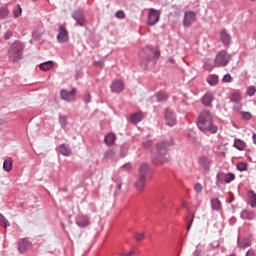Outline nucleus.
Listing matches in <instances>:
<instances>
[{
	"mask_svg": "<svg viewBox=\"0 0 256 256\" xmlns=\"http://www.w3.org/2000/svg\"><path fill=\"white\" fill-rule=\"evenodd\" d=\"M220 39L224 45H229L231 43V36L226 30L220 32Z\"/></svg>",
	"mask_w": 256,
	"mask_h": 256,
	"instance_id": "nucleus-15",
	"label": "nucleus"
},
{
	"mask_svg": "<svg viewBox=\"0 0 256 256\" xmlns=\"http://www.w3.org/2000/svg\"><path fill=\"white\" fill-rule=\"evenodd\" d=\"M121 188H122V185H121L120 183H118V184H117V189H118V190H121Z\"/></svg>",
	"mask_w": 256,
	"mask_h": 256,
	"instance_id": "nucleus-64",
	"label": "nucleus"
},
{
	"mask_svg": "<svg viewBox=\"0 0 256 256\" xmlns=\"http://www.w3.org/2000/svg\"><path fill=\"white\" fill-rule=\"evenodd\" d=\"M58 155H65V144H61L58 149Z\"/></svg>",
	"mask_w": 256,
	"mask_h": 256,
	"instance_id": "nucleus-40",
	"label": "nucleus"
},
{
	"mask_svg": "<svg viewBox=\"0 0 256 256\" xmlns=\"http://www.w3.org/2000/svg\"><path fill=\"white\" fill-rule=\"evenodd\" d=\"M84 101L86 104L91 102V95L89 93L85 94Z\"/></svg>",
	"mask_w": 256,
	"mask_h": 256,
	"instance_id": "nucleus-49",
	"label": "nucleus"
},
{
	"mask_svg": "<svg viewBox=\"0 0 256 256\" xmlns=\"http://www.w3.org/2000/svg\"><path fill=\"white\" fill-rule=\"evenodd\" d=\"M238 246H239L240 248H242V249H245V248L251 246V244L246 240L245 242H239V243H238Z\"/></svg>",
	"mask_w": 256,
	"mask_h": 256,
	"instance_id": "nucleus-41",
	"label": "nucleus"
},
{
	"mask_svg": "<svg viewBox=\"0 0 256 256\" xmlns=\"http://www.w3.org/2000/svg\"><path fill=\"white\" fill-rule=\"evenodd\" d=\"M160 16H161L160 10H157L155 8H150L149 14H148V25L149 26L156 25L160 20Z\"/></svg>",
	"mask_w": 256,
	"mask_h": 256,
	"instance_id": "nucleus-5",
	"label": "nucleus"
},
{
	"mask_svg": "<svg viewBox=\"0 0 256 256\" xmlns=\"http://www.w3.org/2000/svg\"><path fill=\"white\" fill-rule=\"evenodd\" d=\"M182 207L185 208V209H188V204H187V202L182 203Z\"/></svg>",
	"mask_w": 256,
	"mask_h": 256,
	"instance_id": "nucleus-60",
	"label": "nucleus"
},
{
	"mask_svg": "<svg viewBox=\"0 0 256 256\" xmlns=\"http://www.w3.org/2000/svg\"><path fill=\"white\" fill-rule=\"evenodd\" d=\"M214 117L209 111H203L198 116L197 126L203 133L209 131L212 134L218 133V127L213 125Z\"/></svg>",
	"mask_w": 256,
	"mask_h": 256,
	"instance_id": "nucleus-1",
	"label": "nucleus"
},
{
	"mask_svg": "<svg viewBox=\"0 0 256 256\" xmlns=\"http://www.w3.org/2000/svg\"><path fill=\"white\" fill-rule=\"evenodd\" d=\"M197 162L205 173H208L210 171V168L212 166V159L209 156L201 155L198 157Z\"/></svg>",
	"mask_w": 256,
	"mask_h": 256,
	"instance_id": "nucleus-4",
	"label": "nucleus"
},
{
	"mask_svg": "<svg viewBox=\"0 0 256 256\" xmlns=\"http://www.w3.org/2000/svg\"><path fill=\"white\" fill-rule=\"evenodd\" d=\"M114 156V151L110 150V151H107L105 153V158L106 159H109V158H112Z\"/></svg>",
	"mask_w": 256,
	"mask_h": 256,
	"instance_id": "nucleus-48",
	"label": "nucleus"
},
{
	"mask_svg": "<svg viewBox=\"0 0 256 256\" xmlns=\"http://www.w3.org/2000/svg\"><path fill=\"white\" fill-rule=\"evenodd\" d=\"M154 56H156V58H159L161 56L160 50H156V52H154Z\"/></svg>",
	"mask_w": 256,
	"mask_h": 256,
	"instance_id": "nucleus-56",
	"label": "nucleus"
},
{
	"mask_svg": "<svg viewBox=\"0 0 256 256\" xmlns=\"http://www.w3.org/2000/svg\"><path fill=\"white\" fill-rule=\"evenodd\" d=\"M2 125H5V120L0 119V127H1Z\"/></svg>",
	"mask_w": 256,
	"mask_h": 256,
	"instance_id": "nucleus-62",
	"label": "nucleus"
},
{
	"mask_svg": "<svg viewBox=\"0 0 256 256\" xmlns=\"http://www.w3.org/2000/svg\"><path fill=\"white\" fill-rule=\"evenodd\" d=\"M94 65L99 68H102L104 66V63H103V61H98V62H95Z\"/></svg>",
	"mask_w": 256,
	"mask_h": 256,
	"instance_id": "nucleus-52",
	"label": "nucleus"
},
{
	"mask_svg": "<svg viewBox=\"0 0 256 256\" xmlns=\"http://www.w3.org/2000/svg\"><path fill=\"white\" fill-rule=\"evenodd\" d=\"M65 155H66V156L71 155V150H67V149H66V151H65Z\"/></svg>",
	"mask_w": 256,
	"mask_h": 256,
	"instance_id": "nucleus-61",
	"label": "nucleus"
},
{
	"mask_svg": "<svg viewBox=\"0 0 256 256\" xmlns=\"http://www.w3.org/2000/svg\"><path fill=\"white\" fill-rule=\"evenodd\" d=\"M74 19L77 21V23H78L80 26H84L85 19H84L83 12H82L81 10L75 11V13H74Z\"/></svg>",
	"mask_w": 256,
	"mask_h": 256,
	"instance_id": "nucleus-16",
	"label": "nucleus"
},
{
	"mask_svg": "<svg viewBox=\"0 0 256 256\" xmlns=\"http://www.w3.org/2000/svg\"><path fill=\"white\" fill-rule=\"evenodd\" d=\"M196 21V13L194 11H187L184 14L183 25L184 27H191Z\"/></svg>",
	"mask_w": 256,
	"mask_h": 256,
	"instance_id": "nucleus-8",
	"label": "nucleus"
},
{
	"mask_svg": "<svg viewBox=\"0 0 256 256\" xmlns=\"http://www.w3.org/2000/svg\"><path fill=\"white\" fill-rule=\"evenodd\" d=\"M75 96H76V89L74 88L69 92H65V101L71 102L75 100Z\"/></svg>",
	"mask_w": 256,
	"mask_h": 256,
	"instance_id": "nucleus-25",
	"label": "nucleus"
},
{
	"mask_svg": "<svg viewBox=\"0 0 256 256\" xmlns=\"http://www.w3.org/2000/svg\"><path fill=\"white\" fill-rule=\"evenodd\" d=\"M7 17H9V6L4 4L0 7V19H7Z\"/></svg>",
	"mask_w": 256,
	"mask_h": 256,
	"instance_id": "nucleus-18",
	"label": "nucleus"
},
{
	"mask_svg": "<svg viewBox=\"0 0 256 256\" xmlns=\"http://www.w3.org/2000/svg\"><path fill=\"white\" fill-rule=\"evenodd\" d=\"M134 237H135L136 241L141 242V241L145 240L146 234H145V232H136Z\"/></svg>",
	"mask_w": 256,
	"mask_h": 256,
	"instance_id": "nucleus-33",
	"label": "nucleus"
},
{
	"mask_svg": "<svg viewBox=\"0 0 256 256\" xmlns=\"http://www.w3.org/2000/svg\"><path fill=\"white\" fill-rule=\"evenodd\" d=\"M144 115L143 113H134L130 116V120L133 124L139 123L143 119Z\"/></svg>",
	"mask_w": 256,
	"mask_h": 256,
	"instance_id": "nucleus-21",
	"label": "nucleus"
},
{
	"mask_svg": "<svg viewBox=\"0 0 256 256\" xmlns=\"http://www.w3.org/2000/svg\"><path fill=\"white\" fill-rule=\"evenodd\" d=\"M211 206L213 210H219L221 208V201L218 198L211 200Z\"/></svg>",
	"mask_w": 256,
	"mask_h": 256,
	"instance_id": "nucleus-30",
	"label": "nucleus"
},
{
	"mask_svg": "<svg viewBox=\"0 0 256 256\" xmlns=\"http://www.w3.org/2000/svg\"><path fill=\"white\" fill-rule=\"evenodd\" d=\"M111 89L115 93H120L124 90V83L121 80H116L112 83Z\"/></svg>",
	"mask_w": 256,
	"mask_h": 256,
	"instance_id": "nucleus-13",
	"label": "nucleus"
},
{
	"mask_svg": "<svg viewBox=\"0 0 256 256\" xmlns=\"http://www.w3.org/2000/svg\"><path fill=\"white\" fill-rule=\"evenodd\" d=\"M246 256H255V252L253 251H248Z\"/></svg>",
	"mask_w": 256,
	"mask_h": 256,
	"instance_id": "nucleus-57",
	"label": "nucleus"
},
{
	"mask_svg": "<svg viewBox=\"0 0 256 256\" xmlns=\"http://www.w3.org/2000/svg\"><path fill=\"white\" fill-rule=\"evenodd\" d=\"M230 99L233 102H239V101L242 100V94L238 91H235V92L232 93Z\"/></svg>",
	"mask_w": 256,
	"mask_h": 256,
	"instance_id": "nucleus-31",
	"label": "nucleus"
},
{
	"mask_svg": "<svg viewBox=\"0 0 256 256\" xmlns=\"http://www.w3.org/2000/svg\"><path fill=\"white\" fill-rule=\"evenodd\" d=\"M255 92H256L255 87L251 86V87H249L248 90H247V95L253 96V95H255Z\"/></svg>",
	"mask_w": 256,
	"mask_h": 256,
	"instance_id": "nucleus-42",
	"label": "nucleus"
},
{
	"mask_svg": "<svg viewBox=\"0 0 256 256\" xmlns=\"http://www.w3.org/2000/svg\"><path fill=\"white\" fill-rule=\"evenodd\" d=\"M152 145V142L150 140L146 141V142H143V147L145 149H149Z\"/></svg>",
	"mask_w": 256,
	"mask_h": 256,
	"instance_id": "nucleus-50",
	"label": "nucleus"
},
{
	"mask_svg": "<svg viewBox=\"0 0 256 256\" xmlns=\"http://www.w3.org/2000/svg\"><path fill=\"white\" fill-rule=\"evenodd\" d=\"M31 245V241H29L27 238L22 239V241L18 244L19 253H25V251H27Z\"/></svg>",
	"mask_w": 256,
	"mask_h": 256,
	"instance_id": "nucleus-12",
	"label": "nucleus"
},
{
	"mask_svg": "<svg viewBox=\"0 0 256 256\" xmlns=\"http://www.w3.org/2000/svg\"><path fill=\"white\" fill-rule=\"evenodd\" d=\"M58 43H65V26L62 25L59 28V33L57 35Z\"/></svg>",
	"mask_w": 256,
	"mask_h": 256,
	"instance_id": "nucleus-20",
	"label": "nucleus"
},
{
	"mask_svg": "<svg viewBox=\"0 0 256 256\" xmlns=\"http://www.w3.org/2000/svg\"><path fill=\"white\" fill-rule=\"evenodd\" d=\"M222 81L225 82V83H230L232 81V76L230 74H226L223 77Z\"/></svg>",
	"mask_w": 256,
	"mask_h": 256,
	"instance_id": "nucleus-43",
	"label": "nucleus"
},
{
	"mask_svg": "<svg viewBox=\"0 0 256 256\" xmlns=\"http://www.w3.org/2000/svg\"><path fill=\"white\" fill-rule=\"evenodd\" d=\"M248 199L252 208L256 207V193L253 190L248 192Z\"/></svg>",
	"mask_w": 256,
	"mask_h": 256,
	"instance_id": "nucleus-22",
	"label": "nucleus"
},
{
	"mask_svg": "<svg viewBox=\"0 0 256 256\" xmlns=\"http://www.w3.org/2000/svg\"><path fill=\"white\" fill-rule=\"evenodd\" d=\"M148 173H149V165L148 164L141 165L139 170V174H140L139 177L147 178Z\"/></svg>",
	"mask_w": 256,
	"mask_h": 256,
	"instance_id": "nucleus-23",
	"label": "nucleus"
},
{
	"mask_svg": "<svg viewBox=\"0 0 256 256\" xmlns=\"http://www.w3.org/2000/svg\"><path fill=\"white\" fill-rule=\"evenodd\" d=\"M25 53V43L15 40L8 48L7 55L10 63H19Z\"/></svg>",
	"mask_w": 256,
	"mask_h": 256,
	"instance_id": "nucleus-2",
	"label": "nucleus"
},
{
	"mask_svg": "<svg viewBox=\"0 0 256 256\" xmlns=\"http://www.w3.org/2000/svg\"><path fill=\"white\" fill-rule=\"evenodd\" d=\"M115 141H116V136H115V134L110 133V134H108V135L105 137V143H106V145H109V146L114 145Z\"/></svg>",
	"mask_w": 256,
	"mask_h": 256,
	"instance_id": "nucleus-28",
	"label": "nucleus"
},
{
	"mask_svg": "<svg viewBox=\"0 0 256 256\" xmlns=\"http://www.w3.org/2000/svg\"><path fill=\"white\" fill-rule=\"evenodd\" d=\"M146 179L145 177H141L139 176L138 180L135 183V187L137 189L138 192H143V190L146 187Z\"/></svg>",
	"mask_w": 256,
	"mask_h": 256,
	"instance_id": "nucleus-14",
	"label": "nucleus"
},
{
	"mask_svg": "<svg viewBox=\"0 0 256 256\" xmlns=\"http://www.w3.org/2000/svg\"><path fill=\"white\" fill-rule=\"evenodd\" d=\"M214 100V96L211 93H206L203 97H202V103L205 106H211L212 102Z\"/></svg>",
	"mask_w": 256,
	"mask_h": 256,
	"instance_id": "nucleus-17",
	"label": "nucleus"
},
{
	"mask_svg": "<svg viewBox=\"0 0 256 256\" xmlns=\"http://www.w3.org/2000/svg\"><path fill=\"white\" fill-rule=\"evenodd\" d=\"M59 122L63 129H65V116H60Z\"/></svg>",
	"mask_w": 256,
	"mask_h": 256,
	"instance_id": "nucleus-51",
	"label": "nucleus"
},
{
	"mask_svg": "<svg viewBox=\"0 0 256 256\" xmlns=\"http://www.w3.org/2000/svg\"><path fill=\"white\" fill-rule=\"evenodd\" d=\"M0 224L4 225L5 227H7V225H9V221L1 213H0Z\"/></svg>",
	"mask_w": 256,
	"mask_h": 256,
	"instance_id": "nucleus-36",
	"label": "nucleus"
},
{
	"mask_svg": "<svg viewBox=\"0 0 256 256\" xmlns=\"http://www.w3.org/2000/svg\"><path fill=\"white\" fill-rule=\"evenodd\" d=\"M194 190L197 194H200L203 190V187L200 183H196L195 186H194Z\"/></svg>",
	"mask_w": 256,
	"mask_h": 256,
	"instance_id": "nucleus-39",
	"label": "nucleus"
},
{
	"mask_svg": "<svg viewBox=\"0 0 256 256\" xmlns=\"http://www.w3.org/2000/svg\"><path fill=\"white\" fill-rule=\"evenodd\" d=\"M241 217L243 219L252 220L255 217V213H253V211L243 210L241 213Z\"/></svg>",
	"mask_w": 256,
	"mask_h": 256,
	"instance_id": "nucleus-27",
	"label": "nucleus"
},
{
	"mask_svg": "<svg viewBox=\"0 0 256 256\" xmlns=\"http://www.w3.org/2000/svg\"><path fill=\"white\" fill-rule=\"evenodd\" d=\"M151 55L147 52V50H142L140 53V66L146 70L148 68L149 62H150Z\"/></svg>",
	"mask_w": 256,
	"mask_h": 256,
	"instance_id": "nucleus-9",
	"label": "nucleus"
},
{
	"mask_svg": "<svg viewBox=\"0 0 256 256\" xmlns=\"http://www.w3.org/2000/svg\"><path fill=\"white\" fill-rule=\"evenodd\" d=\"M218 150H219V154H224L225 152L224 151H221V150H227L225 146H219L218 147Z\"/></svg>",
	"mask_w": 256,
	"mask_h": 256,
	"instance_id": "nucleus-55",
	"label": "nucleus"
},
{
	"mask_svg": "<svg viewBox=\"0 0 256 256\" xmlns=\"http://www.w3.org/2000/svg\"><path fill=\"white\" fill-rule=\"evenodd\" d=\"M60 97H61V99H63V101H65V89H62L60 91Z\"/></svg>",
	"mask_w": 256,
	"mask_h": 256,
	"instance_id": "nucleus-54",
	"label": "nucleus"
},
{
	"mask_svg": "<svg viewBox=\"0 0 256 256\" xmlns=\"http://www.w3.org/2000/svg\"><path fill=\"white\" fill-rule=\"evenodd\" d=\"M232 59V56L227 52V50H220V52L215 57V64L218 67H226Z\"/></svg>",
	"mask_w": 256,
	"mask_h": 256,
	"instance_id": "nucleus-3",
	"label": "nucleus"
},
{
	"mask_svg": "<svg viewBox=\"0 0 256 256\" xmlns=\"http://www.w3.org/2000/svg\"><path fill=\"white\" fill-rule=\"evenodd\" d=\"M3 169L4 171H6V173H9L11 171V169H13V160L10 159H6L3 163Z\"/></svg>",
	"mask_w": 256,
	"mask_h": 256,
	"instance_id": "nucleus-26",
	"label": "nucleus"
},
{
	"mask_svg": "<svg viewBox=\"0 0 256 256\" xmlns=\"http://www.w3.org/2000/svg\"><path fill=\"white\" fill-rule=\"evenodd\" d=\"M235 178L236 176L233 173H219L217 175V181L220 184H230Z\"/></svg>",
	"mask_w": 256,
	"mask_h": 256,
	"instance_id": "nucleus-7",
	"label": "nucleus"
},
{
	"mask_svg": "<svg viewBox=\"0 0 256 256\" xmlns=\"http://www.w3.org/2000/svg\"><path fill=\"white\" fill-rule=\"evenodd\" d=\"M13 37V31L11 30H7L4 34V40L5 41H9V39Z\"/></svg>",
	"mask_w": 256,
	"mask_h": 256,
	"instance_id": "nucleus-38",
	"label": "nucleus"
},
{
	"mask_svg": "<svg viewBox=\"0 0 256 256\" xmlns=\"http://www.w3.org/2000/svg\"><path fill=\"white\" fill-rule=\"evenodd\" d=\"M194 256H201V251L200 250H196L194 252Z\"/></svg>",
	"mask_w": 256,
	"mask_h": 256,
	"instance_id": "nucleus-58",
	"label": "nucleus"
},
{
	"mask_svg": "<svg viewBox=\"0 0 256 256\" xmlns=\"http://www.w3.org/2000/svg\"><path fill=\"white\" fill-rule=\"evenodd\" d=\"M22 13H23V9H21V5L17 4L16 9L13 11L15 19H18V17H21Z\"/></svg>",
	"mask_w": 256,
	"mask_h": 256,
	"instance_id": "nucleus-32",
	"label": "nucleus"
},
{
	"mask_svg": "<svg viewBox=\"0 0 256 256\" xmlns=\"http://www.w3.org/2000/svg\"><path fill=\"white\" fill-rule=\"evenodd\" d=\"M76 224L80 228L88 227L91 224V221L87 215H79L76 219Z\"/></svg>",
	"mask_w": 256,
	"mask_h": 256,
	"instance_id": "nucleus-10",
	"label": "nucleus"
},
{
	"mask_svg": "<svg viewBox=\"0 0 256 256\" xmlns=\"http://www.w3.org/2000/svg\"><path fill=\"white\" fill-rule=\"evenodd\" d=\"M23 205H25V202L18 203V207H23Z\"/></svg>",
	"mask_w": 256,
	"mask_h": 256,
	"instance_id": "nucleus-63",
	"label": "nucleus"
},
{
	"mask_svg": "<svg viewBox=\"0 0 256 256\" xmlns=\"http://www.w3.org/2000/svg\"><path fill=\"white\" fill-rule=\"evenodd\" d=\"M234 147L239 151H244L246 149V142L241 139H236L234 142Z\"/></svg>",
	"mask_w": 256,
	"mask_h": 256,
	"instance_id": "nucleus-24",
	"label": "nucleus"
},
{
	"mask_svg": "<svg viewBox=\"0 0 256 256\" xmlns=\"http://www.w3.org/2000/svg\"><path fill=\"white\" fill-rule=\"evenodd\" d=\"M194 218H195V214L192 213V216H191V218L189 219L188 224H187V227H186V230H187V231H190V229H191V227H192V224H193V222H194Z\"/></svg>",
	"mask_w": 256,
	"mask_h": 256,
	"instance_id": "nucleus-37",
	"label": "nucleus"
},
{
	"mask_svg": "<svg viewBox=\"0 0 256 256\" xmlns=\"http://www.w3.org/2000/svg\"><path fill=\"white\" fill-rule=\"evenodd\" d=\"M211 248L215 249L221 246V243L219 242V240H214L211 244H210Z\"/></svg>",
	"mask_w": 256,
	"mask_h": 256,
	"instance_id": "nucleus-44",
	"label": "nucleus"
},
{
	"mask_svg": "<svg viewBox=\"0 0 256 256\" xmlns=\"http://www.w3.org/2000/svg\"><path fill=\"white\" fill-rule=\"evenodd\" d=\"M39 69L41 71H49L50 69H53V61L48 60L46 62H43L39 65Z\"/></svg>",
	"mask_w": 256,
	"mask_h": 256,
	"instance_id": "nucleus-19",
	"label": "nucleus"
},
{
	"mask_svg": "<svg viewBox=\"0 0 256 256\" xmlns=\"http://www.w3.org/2000/svg\"><path fill=\"white\" fill-rule=\"evenodd\" d=\"M156 98L158 99L159 102L165 101L168 98V95L165 92H159L156 94Z\"/></svg>",
	"mask_w": 256,
	"mask_h": 256,
	"instance_id": "nucleus-34",
	"label": "nucleus"
},
{
	"mask_svg": "<svg viewBox=\"0 0 256 256\" xmlns=\"http://www.w3.org/2000/svg\"><path fill=\"white\" fill-rule=\"evenodd\" d=\"M173 140H169L166 142H160L158 145H156V152H158V155L165 156L166 152L172 147Z\"/></svg>",
	"mask_w": 256,
	"mask_h": 256,
	"instance_id": "nucleus-6",
	"label": "nucleus"
},
{
	"mask_svg": "<svg viewBox=\"0 0 256 256\" xmlns=\"http://www.w3.org/2000/svg\"><path fill=\"white\" fill-rule=\"evenodd\" d=\"M237 170L240 172H245L247 171V163L245 162H240L237 164Z\"/></svg>",
	"mask_w": 256,
	"mask_h": 256,
	"instance_id": "nucleus-35",
	"label": "nucleus"
},
{
	"mask_svg": "<svg viewBox=\"0 0 256 256\" xmlns=\"http://www.w3.org/2000/svg\"><path fill=\"white\" fill-rule=\"evenodd\" d=\"M242 117H243V119H245V120H250L251 117H252V115H251V113H249V112H243V113H242Z\"/></svg>",
	"mask_w": 256,
	"mask_h": 256,
	"instance_id": "nucleus-46",
	"label": "nucleus"
},
{
	"mask_svg": "<svg viewBox=\"0 0 256 256\" xmlns=\"http://www.w3.org/2000/svg\"><path fill=\"white\" fill-rule=\"evenodd\" d=\"M207 82L210 86H215L218 84L219 82V77L217 75H211L209 76V78L207 79Z\"/></svg>",
	"mask_w": 256,
	"mask_h": 256,
	"instance_id": "nucleus-29",
	"label": "nucleus"
},
{
	"mask_svg": "<svg viewBox=\"0 0 256 256\" xmlns=\"http://www.w3.org/2000/svg\"><path fill=\"white\" fill-rule=\"evenodd\" d=\"M116 17L118 19H124L125 18V12L122 11V10H119L117 13H116Z\"/></svg>",
	"mask_w": 256,
	"mask_h": 256,
	"instance_id": "nucleus-45",
	"label": "nucleus"
},
{
	"mask_svg": "<svg viewBox=\"0 0 256 256\" xmlns=\"http://www.w3.org/2000/svg\"><path fill=\"white\" fill-rule=\"evenodd\" d=\"M123 168H124V170H126V171H131L132 166H131V164H125V165L123 166Z\"/></svg>",
	"mask_w": 256,
	"mask_h": 256,
	"instance_id": "nucleus-53",
	"label": "nucleus"
},
{
	"mask_svg": "<svg viewBox=\"0 0 256 256\" xmlns=\"http://www.w3.org/2000/svg\"><path fill=\"white\" fill-rule=\"evenodd\" d=\"M166 124H168V126L172 127L174 125H176V115L174 114L173 111L166 109Z\"/></svg>",
	"mask_w": 256,
	"mask_h": 256,
	"instance_id": "nucleus-11",
	"label": "nucleus"
},
{
	"mask_svg": "<svg viewBox=\"0 0 256 256\" xmlns=\"http://www.w3.org/2000/svg\"><path fill=\"white\" fill-rule=\"evenodd\" d=\"M136 249L134 250H131L130 252H127V253H121L119 256H132L136 253Z\"/></svg>",
	"mask_w": 256,
	"mask_h": 256,
	"instance_id": "nucleus-47",
	"label": "nucleus"
},
{
	"mask_svg": "<svg viewBox=\"0 0 256 256\" xmlns=\"http://www.w3.org/2000/svg\"><path fill=\"white\" fill-rule=\"evenodd\" d=\"M168 62L171 63V64H175L176 61H175L174 58H170V59L168 60Z\"/></svg>",
	"mask_w": 256,
	"mask_h": 256,
	"instance_id": "nucleus-59",
	"label": "nucleus"
}]
</instances>
